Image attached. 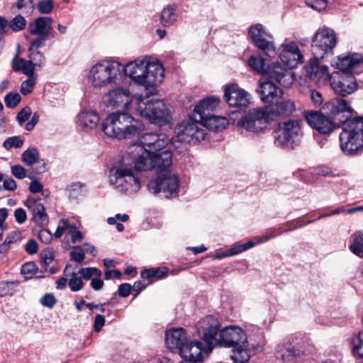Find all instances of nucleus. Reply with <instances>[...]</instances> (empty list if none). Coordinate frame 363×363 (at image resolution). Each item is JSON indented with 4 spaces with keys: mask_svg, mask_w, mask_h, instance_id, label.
Wrapping results in <instances>:
<instances>
[{
    "mask_svg": "<svg viewBox=\"0 0 363 363\" xmlns=\"http://www.w3.org/2000/svg\"><path fill=\"white\" fill-rule=\"evenodd\" d=\"M219 328V321L213 315L206 316L199 322L198 331L206 344V354L216 346L233 347V354L240 350H247L246 334L240 328L226 327L218 333Z\"/></svg>",
    "mask_w": 363,
    "mask_h": 363,
    "instance_id": "obj_1",
    "label": "nucleus"
},
{
    "mask_svg": "<svg viewBox=\"0 0 363 363\" xmlns=\"http://www.w3.org/2000/svg\"><path fill=\"white\" fill-rule=\"evenodd\" d=\"M123 72L135 84L143 86L151 94L164 79V69L162 64L151 62L147 57H138L123 66Z\"/></svg>",
    "mask_w": 363,
    "mask_h": 363,
    "instance_id": "obj_2",
    "label": "nucleus"
},
{
    "mask_svg": "<svg viewBox=\"0 0 363 363\" xmlns=\"http://www.w3.org/2000/svg\"><path fill=\"white\" fill-rule=\"evenodd\" d=\"M166 345L172 352L179 354L183 359L180 363H199L203 361L205 348L202 342L189 340L182 328L166 331Z\"/></svg>",
    "mask_w": 363,
    "mask_h": 363,
    "instance_id": "obj_3",
    "label": "nucleus"
},
{
    "mask_svg": "<svg viewBox=\"0 0 363 363\" xmlns=\"http://www.w3.org/2000/svg\"><path fill=\"white\" fill-rule=\"evenodd\" d=\"M101 125L107 136L120 140L131 138L139 133L137 122L127 111L111 113Z\"/></svg>",
    "mask_w": 363,
    "mask_h": 363,
    "instance_id": "obj_4",
    "label": "nucleus"
},
{
    "mask_svg": "<svg viewBox=\"0 0 363 363\" xmlns=\"http://www.w3.org/2000/svg\"><path fill=\"white\" fill-rule=\"evenodd\" d=\"M123 77V65L117 61L102 60L93 65L88 74L94 87H105L119 84Z\"/></svg>",
    "mask_w": 363,
    "mask_h": 363,
    "instance_id": "obj_5",
    "label": "nucleus"
},
{
    "mask_svg": "<svg viewBox=\"0 0 363 363\" xmlns=\"http://www.w3.org/2000/svg\"><path fill=\"white\" fill-rule=\"evenodd\" d=\"M344 122L340 134V147L345 154L353 155L363 146V117Z\"/></svg>",
    "mask_w": 363,
    "mask_h": 363,
    "instance_id": "obj_6",
    "label": "nucleus"
},
{
    "mask_svg": "<svg viewBox=\"0 0 363 363\" xmlns=\"http://www.w3.org/2000/svg\"><path fill=\"white\" fill-rule=\"evenodd\" d=\"M135 111L152 123L162 125L168 122L169 111L162 100H149L140 96L137 99Z\"/></svg>",
    "mask_w": 363,
    "mask_h": 363,
    "instance_id": "obj_7",
    "label": "nucleus"
},
{
    "mask_svg": "<svg viewBox=\"0 0 363 363\" xmlns=\"http://www.w3.org/2000/svg\"><path fill=\"white\" fill-rule=\"evenodd\" d=\"M109 181L121 192L133 194L140 189L139 177L132 169L124 166L111 169L109 172Z\"/></svg>",
    "mask_w": 363,
    "mask_h": 363,
    "instance_id": "obj_8",
    "label": "nucleus"
},
{
    "mask_svg": "<svg viewBox=\"0 0 363 363\" xmlns=\"http://www.w3.org/2000/svg\"><path fill=\"white\" fill-rule=\"evenodd\" d=\"M147 188L153 194L162 193L165 198L175 197L179 194V177L172 171L157 174L156 178L149 182Z\"/></svg>",
    "mask_w": 363,
    "mask_h": 363,
    "instance_id": "obj_9",
    "label": "nucleus"
},
{
    "mask_svg": "<svg viewBox=\"0 0 363 363\" xmlns=\"http://www.w3.org/2000/svg\"><path fill=\"white\" fill-rule=\"evenodd\" d=\"M271 121L265 107L252 108L238 121L237 125L241 131L245 130L253 133L262 132Z\"/></svg>",
    "mask_w": 363,
    "mask_h": 363,
    "instance_id": "obj_10",
    "label": "nucleus"
},
{
    "mask_svg": "<svg viewBox=\"0 0 363 363\" xmlns=\"http://www.w3.org/2000/svg\"><path fill=\"white\" fill-rule=\"evenodd\" d=\"M198 123L193 119L192 115L188 120L182 121L175 128L177 140L183 143H196L203 140L206 136L204 130L199 128Z\"/></svg>",
    "mask_w": 363,
    "mask_h": 363,
    "instance_id": "obj_11",
    "label": "nucleus"
},
{
    "mask_svg": "<svg viewBox=\"0 0 363 363\" xmlns=\"http://www.w3.org/2000/svg\"><path fill=\"white\" fill-rule=\"evenodd\" d=\"M337 44L335 32L324 27L318 30L312 40V50L315 55L323 58L324 55L332 51Z\"/></svg>",
    "mask_w": 363,
    "mask_h": 363,
    "instance_id": "obj_12",
    "label": "nucleus"
},
{
    "mask_svg": "<svg viewBox=\"0 0 363 363\" xmlns=\"http://www.w3.org/2000/svg\"><path fill=\"white\" fill-rule=\"evenodd\" d=\"M103 102L116 111H127L133 102V96L127 89L117 87L104 96Z\"/></svg>",
    "mask_w": 363,
    "mask_h": 363,
    "instance_id": "obj_13",
    "label": "nucleus"
},
{
    "mask_svg": "<svg viewBox=\"0 0 363 363\" xmlns=\"http://www.w3.org/2000/svg\"><path fill=\"white\" fill-rule=\"evenodd\" d=\"M249 35L255 46L263 51L267 55L271 57L276 55V49L273 42L271 40L272 36L264 28L262 24L257 23L250 26Z\"/></svg>",
    "mask_w": 363,
    "mask_h": 363,
    "instance_id": "obj_14",
    "label": "nucleus"
},
{
    "mask_svg": "<svg viewBox=\"0 0 363 363\" xmlns=\"http://www.w3.org/2000/svg\"><path fill=\"white\" fill-rule=\"evenodd\" d=\"M333 91L340 96H347L354 93L358 88L357 80L352 74L333 72L330 83Z\"/></svg>",
    "mask_w": 363,
    "mask_h": 363,
    "instance_id": "obj_15",
    "label": "nucleus"
},
{
    "mask_svg": "<svg viewBox=\"0 0 363 363\" xmlns=\"http://www.w3.org/2000/svg\"><path fill=\"white\" fill-rule=\"evenodd\" d=\"M323 110L325 113L330 118H335L342 115V119H338L339 123L343 125L344 121H350L354 113V109L350 106L347 101L341 98H334L326 102Z\"/></svg>",
    "mask_w": 363,
    "mask_h": 363,
    "instance_id": "obj_16",
    "label": "nucleus"
},
{
    "mask_svg": "<svg viewBox=\"0 0 363 363\" xmlns=\"http://www.w3.org/2000/svg\"><path fill=\"white\" fill-rule=\"evenodd\" d=\"M305 119L312 128L323 135L330 133L340 127V124L337 125L328 116L319 111L306 112Z\"/></svg>",
    "mask_w": 363,
    "mask_h": 363,
    "instance_id": "obj_17",
    "label": "nucleus"
},
{
    "mask_svg": "<svg viewBox=\"0 0 363 363\" xmlns=\"http://www.w3.org/2000/svg\"><path fill=\"white\" fill-rule=\"evenodd\" d=\"M301 132L299 121L289 120L284 122L275 136V142L281 146L289 147L295 143Z\"/></svg>",
    "mask_w": 363,
    "mask_h": 363,
    "instance_id": "obj_18",
    "label": "nucleus"
},
{
    "mask_svg": "<svg viewBox=\"0 0 363 363\" xmlns=\"http://www.w3.org/2000/svg\"><path fill=\"white\" fill-rule=\"evenodd\" d=\"M128 153L135 160L136 171H148L152 169V152L138 144H132L128 147Z\"/></svg>",
    "mask_w": 363,
    "mask_h": 363,
    "instance_id": "obj_19",
    "label": "nucleus"
},
{
    "mask_svg": "<svg viewBox=\"0 0 363 363\" xmlns=\"http://www.w3.org/2000/svg\"><path fill=\"white\" fill-rule=\"evenodd\" d=\"M224 98L230 106H246L250 103V94L236 84L225 86Z\"/></svg>",
    "mask_w": 363,
    "mask_h": 363,
    "instance_id": "obj_20",
    "label": "nucleus"
},
{
    "mask_svg": "<svg viewBox=\"0 0 363 363\" xmlns=\"http://www.w3.org/2000/svg\"><path fill=\"white\" fill-rule=\"evenodd\" d=\"M363 64V57L360 54L338 57L333 66L338 69L340 73L357 74L361 72Z\"/></svg>",
    "mask_w": 363,
    "mask_h": 363,
    "instance_id": "obj_21",
    "label": "nucleus"
},
{
    "mask_svg": "<svg viewBox=\"0 0 363 363\" xmlns=\"http://www.w3.org/2000/svg\"><path fill=\"white\" fill-rule=\"evenodd\" d=\"M265 74L284 86H289L294 82V74L280 63H274L269 66Z\"/></svg>",
    "mask_w": 363,
    "mask_h": 363,
    "instance_id": "obj_22",
    "label": "nucleus"
},
{
    "mask_svg": "<svg viewBox=\"0 0 363 363\" xmlns=\"http://www.w3.org/2000/svg\"><path fill=\"white\" fill-rule=\"evenodd\" d=\"M220 99L211 96L201 100L194 108L192 118L196 121H200L213 114V111L218 106Z\"/></svg>",
    "mask_w": 363,
    "mask_h": 363,
    "instance_id": "obj_23",
    "label": "nucleus"
},
{
    "mask_svg": "<svg viewBox=\"0 0 363 363\" xmlns=\"http://www.w3.org/2000/svg\"><path fill=\"white\" fill-rule=\"evenodd\" d=\"M256 91L260 96L262 101L264 103H273L283 95L281 89L268 81L260 80Z\"/></svg>",
    "mask_w": 363,
    "mask_h": 363,
    "instance_id": "obj_24",
    "label": "nucleus"
},
{
    "mask_svg": "<svg viewBox=\"0 0 363 363\" xmlns=\"http://www.w3.org/2000/svg\"><path fill=\"white\" fill-rule=\"evenodd\" d=\"M169 140L162 135H157L155 133L145 134L139 142L134 144H138L144 147L145 149L150 150V152L160 151L166 148L168 145Z\"/></svg>",
    "mask_w": 363,
    "mask_h": 363,
    "instance_id": "obj_25",
    "label": "nucleus"
},
{
    "mask_svg": "<svg viewBox=\"0 0 363 363\" xmlns=\"http://www.w3.org/2000/svg\"><path fill=\"white\" fill-rule=\"evenodd\" d=\"M152 169L157 174L166 171H170L169 168L172 164V154L169 149L164 148L160 151L152 152Z\"/></svg>",
    "mask_w": 363,
    "mask_h": 363,
    "instance_id": "obj_26",
    "label": "nucleus"
},
{
    "mask_svg": "<svg viewBox=\"0 0 363 363\" xmlns=\"http://www.w3.org/2000/svg\"><path fill=\"white\" fill-rule=\"evenodd\" d=\"M271 121L277 116H287L294 113L296 110L294 102L290 99L277 101L275 104L265 106Z\"/></svg>",
    "mask_w": 363,
    "mask_h": 363,
    "instance_id": "obj_27",
    "label": "nucleus"
},
{
    "mask_svg": "<svg viewBox=\"0 0 363 363\" xmlns=\"http://www.w3.org/2000/svg\"><path fill=\"white\" fill-rule=\"evenodd\" d=\"M52 20L50 17H38L28 24L30 33L50 37L52 29Z\"/></svg>",
    "mask_w": 363,
    "mask_h": 363,
    "instance_id": "obj_28",
    "label": "nucleus"
},
{
    "mask_svg": "<svg viewBox=\"0 0 363 363\" xmlns=\"http://www.w3.org/2000/svg\"><path fill=\"white\" fill-rule=\"evenodd\" d=\"M318 57L319 56H316L309 61L308 65L306 66L308 75L311 79L318 77L325 80H330L331 82L333 74H330L327 65H319Z\"/></svg>",
    "mask_w": 363,
    "mask_h": 363,
    "instance_id": "obj_29",
    "label": "nucleus"
},
{
    "mask_svg": "<svg viewBox=\"0 0 363 363\" xmlns=\"http://www.w3.org/2000/svg\"><path fill=\"white\" fill-rule=\"evenodd\" d=\"M27 206L32 213L33 220L38 225L44 226L48 225L49 218L48 214L45 213L44 206L41 203L38 201L30 200L28 201Z\"/></svg>",
    "mask_w": 363,
    "mask_h": 363,
    "instance_id": "obj_30",
    "label": "nucleus"
},
{
    "mask_svg": "<svg viewBox=\"0 0 363 363\" xmlns=\"http://www.w3.org/2000/svg\"><path fill=\"white\" fill-rule=\"evenodd\" d=\"M282 47L283 50L281 56H284L286 58L289 55H293V60H288V61H289V67L294 68L298 65L303 62V56L295 43L291 42L287 44H284L282 45Z\"/></svg>",
    "mask_w": 363,
    "mask_h": 363,
    "instance_id": "obj_31",
    "label": "nucleus"
},
{
    "mask_svg": "<svg viewBox=\"0 0 363 363\" xmlns=\"http://www.w3.org/2000/svg\"><path fill=\"white\" fill-rule=\"evenodd\" d=\"M299 355L297 350L289 341L280 342L276 347L275 357L277 359L287 362Z\"/></svg>",
    "mask_w": 363,
    "mask_h": 363,
    "instance_id": "obj_32",
    "label": "nucleus"
},
{
    "mask_svg": "<svg viewBox=\"0 0 363 363\" xmlns=\"http://www.w3.org/2000/svg\"><path fill=\"white\" fill-rule=\"evenodd\" d=\"M11 67L16 72H22L27 77H33L35 74V67L29 60L18 57V51H17L11 61Z\"/></svg>",
    "mask_w": 363,
    "mask_h": 363,
    "instance_id": "obj_33",
    "label": "nucleus"
},
{
    "mask_svg": "<svg viewBox=\"0 0 363 363\" xmlns=\"http://www.w3.org/2000/svg\"><path fill=\"white\" fill-rule=\"evenodd\" d=\"M278 235L279 234L271 233L262 237H257L255 238V240H250L244 244L235 245L230 249L233 255H235L253 247L255 245L267 242L269 240L277 237Z\"/></svg>",
    "mask_w": 363,
    "mask_h": 363,
    "instance_id": "obj_34",
    "label": "nucleus"
},
{
    "mask_svg": "<svg viewBox=\"0 0 363 363\" xmlns=\"http://www.w3.org/2000/svg\"><path fill=\"white\" fill-rule=\"evenodd\" d=\"M78 124L86 129L95 128L99 123V115L92 111H82L78 115Z\"/></svg>",
    "mask_w": 363,
    "mask_h": 363,
    "instance_id": "obj_35",
    "label": "nucleus"
},
{
    "mask_svg": "<svg viewBox=\"0 0 363 363\" xmlns=\"http://www.w3.org/2000/svg\"><path fill=\"white\" fill-rule=\"evenodd\" d=\"M199 123L209 130L218 131L225 129L228 125V120L225 117L216 116L214 113L208 116Z\"/></svg>",
    "mask_w": 363,
    "mask_h": 363,
    "instance_id": "obj_36",
    "label": "nucleus"
},
{
    "mask_svg": "<svg viewBox=\"0 0 363 363\" xmlns=\"http://www.w3.org/2000/svg\"><path fill=\"white\" fill-rule=\"evenodd\" d=\"M178 15L172 6H165L160 13V22L164 27H169L177 21Z\"/></svg>",
    "mask_w": 363,
    "mask_h": 363,
    "instance_id": "obj_37",
    "label": "nucleus"
},
{
    "mask_svg": "<svg viewBox=\"0 0 363 363\" xmlns=\"http://www.w3.org/2000/svg\"><path fill=\"white\" fill-rule=\"evenodd\" d=\"M352 353L358 362L363 361V330L352 340Z\"/></svg>",
    "mask_w": 363,
    "mask_h": 363,
    "instance_id": "obj_38",
    "label": "nucleus"
},
{
    "mask_svg": "<svg viewBox=\"0 0 363 363\" xmlns=\"http://www.w3.org/2000/svg\"><path fill=\"white\" fill-rule=\"evenodd\" d=\"M350 250L357 256L363 257V233L357 232L352 236Z\"/></svg>",
    "mask_w": 363,
    "mask_h": 363,
    "instance_id": "obj_39",
    "label": "nucleus"
},
{
    "mask_svg": "<svg viewBox=\"0 0 363 363\" xmlns=\"http://www.w3.org/2000/svg\"><path fill=\"white\" fill-rule=\"evenodd\" d=\"M167 272L168 269L167 267L151 268L143 270L140 275L143 279H150L154 277L160 279L165 277Z\"/></svg>",
    "mask_w": 363,
    "mask_h": 363,
    "instance_id": "obj_40",
    "label": "nucleus"
},
{
    "mask_svg": "<svg viewBox=\"0 0 363 363\" xmlns=\"http://www.w3.org/2000/svg\"><path fill=\"white\" fill-rule=\"evenodd\" d=\"M248 64L252 69L261 74H266L269 67L266 65L262 57L251 56L248 60Z\"/></svg>",
    "mask_w": 363,
    "mask_h": 363,
    "instance_id": "obj_41",
    "label": "nucleus"
},
{
    "mask_svg": "<svg viewBox=\"0 0 363 363\" xmlns=\"http://www.w3.org/2000/svg\"><path fill=\"white\" fill-rule=\"evenodd\" d=\"M22 161L28 166H31L38 162L39 153L36 148H30L25 150L21 156Z\"/></svg>",
    "mask_w": 363,
    "mask_h": 363,
    "instance_id": "obj_42",
    "label": "nucleus"
},
{
    "mask_svg": "<svg viewBox=\"0 0 363 363\" xmlns=\"http://www.w3.org/2000/svg\"><path fill=\"white\" fill-rule=\"evenodd\" d=\"M78 272L81 275V278L86 280H89L91 277H101L102 274L101 271L96 267L81 268Z\"/></svg>",
    "mask_w": 363,
    "mask_h": 363,
    "instance_id": "obj_43",
    "label": "nucleus"
},
{
    "mask_svg": "<svg viewBox=\"0 0 363 363\" xmlns=\"http://www.w3.org/2000/svg\"><path fill=\"white\" fill-rule=\"evenodd\" d=\"M29 60L35 68L41 67L45 61V57L39 50H28Z\"/></svg>",
    "mask_w": 363,
    "mask_h": 363,
    "instance_id": "obj_44",
    "label": "nucleus"
},
{
    "mask_svg": "<svg viewBox=\"0 0 363 363\" xmlns=\"http://www.w3.org/2000/svg\"><path fill=\"white\" fill-rule=\"evenodd\" d=\"M26 26V20L21 15L16 16L9 23V27L13 31L18 32L25 28Z\"/></svg>",
    "mask_w": 363,
    "mask_h": 363,
    "instance_id": "obj_45",
    "label": "nucleus"
},
{
    "mask_svg": "<svg viewBox=\"0 0 363 363\" xmlns=\"http://www.w3.org/2000/svg\"><path fill=\"white\" fill-rule=\"evenodd\" d=\"M28 78L21 83L20 91L26 96L31 93L33 90V87L36 83V77H28Z\"/></svg>",
    "mask_w": 363,
    "mask_h": 363,
    "instance_id": "obj_46",
    "label": "nucleus"
},
{
    "mask_svg": "<svg viewBox=\"0 0 363 363\" xmlns=\"http://www.w3.org/2000/svg\"><path fill=\"white\" fill-rule=\"evenodd\" d=\"M234 363H249L250 354L247 350H240L231 355Z\"/></svg>",
    "mask_w": 363,
    "mask_h": 363,
    "instance_id": "obj_47",
    "label": "nucleus"
},
{
    "mask_svg": "<svg viewBox=\"0 0 363 363\" xmlns=\"http://www.w3.org/2000/svg\"><path fill=\"white\" fill-rule=\"evenodd\" d=\"M21 97L18 93L9 92L5 98L4 101L7 107L10 108H15L20 103Z\"/></svg>",
    "mask_w": 363,
    "mask_h": 363,
    "instance_id": "obj_48",
    "label": "nucleus"
},
{
    "mask_svg": "<svg viewBox=\"0 0 363 363\" xmlns=\"http://www.w3.org/2000/svg\"><path fill=\"white\" fill-rule=\"evenodd\" d=\"M23 144V140L21 138L20 136H13L8 138L4 142L3 145L6 150H10L13 147L20 148L22 147Z\"/></svg>",
    "mask_w": 363,
    "mask_h": 363,
    "instance_id": "obj_49",
    "label": "nucleus"
},
{
    "mask_svg": "<svg viewBox=\"0 0 363 363\" xmlns=\"http://www.w3.org/2000/svg\"><path fill=\"white\" fill-rule=\"evenodd\" d=\"M71 225H72L69 223L68 219H60L59 220L57 228L54 233L55 238H61L66 230L69 231Z\"/></svg>",
    "mask_w": 363,
    "mask_h": 363,
    "instance_id": "obj_50",
    "label": "nucleus"
},
{
    "mask_svg": "<svg viewBox=\"0 0 363 363\" xmlns=\"http://www.w3.org/2000/svg\"><path fill=\"white\" fill-rule=\"evenodd\" d=\"M38 9L40 13L48 14L53 9L52 0H43L38 2Z\"/></svg>",
    "mask_w": 363,
    "mask_h": 363,
    "instance_id": "obj_51",
    "label": "nucleus"
},
{
    "mask_svg": "<svg viewBox=\"0 0 363 363\" xmlns=\"http://www.w3.org/2000/svg\"><path fill=\"white\" fill-rule=\"evenodd\" d=\"M31 108L28 106L23 108L16 116V121L20 125L28 120L31 116Z\"/></svg>",
    "mask_w": 363,
    "mask_h": 363,
    "instance_id": "obj_52",
    "label": "nucleus"
},
{
    "mask_svg": "<svg viewBox=\"0 0 363 363\" xmlns=\"http://www.w3.org/2000/svg\"><path fill=\"white\" fill-rule=\"evenodd\" d=\"M68 286L72 291L77 292L83 288L84 284L81 277L73 276L69 280Z\"/></svg>",
    "mask_w": 363,
    "mask_h": 363,
    "instance_id": "obj_53",
    "label": "nucleus"
},
{
    "mask_svg": "<svg viewBox=\"0 0 363 363\" xmlns=\"http://www.w3.org/2000/svg\"><path fill=\"white\" fill-rule=\"evenodd\" d=\"M40 303L43 306L52 308L57 303V299L52 294H46L40 299Z\"/></svg>",
    "mask_w": 363,
    "mask_h": 363,
    "instance_id": "obj_54",
    "label": "nucleus"
},
{
    "mask_svg": "<svg viewBox=\"0 0 363 363\" xmlns=\"http://www.w3.org/2000/svg\"><path fill=\"white\" fill-rule=\"evenodd\" d=\"M306 4L311 8L321 11L326 9L328 0H308Z\"/></svg>",
    "mask_w": 363,
    "mask_h": 363,
    "instance_id": "obj_55",
    "label": "nucleus"
},
{
    "mask_svg": "<svg viewBox=\"0 0 363 363\" xmlns=\"http://www.w3.org/2000/svg\"><path fill=\"white\" fill-rule=\"evenodd\" d=\"M37 268L33 262H27L22 265L21 272L22 274L31 277L35 274Z\"/></svg>",
    "mask_w": 363,
    "mask_h": 363,
    "instance_id": "obj_56",
    "label": "nucleus"
},
{
    "mask_svg": "<svg viewBox=\"0 0 363 363\" xmlns=\"http://www.w3.org/2000/svg\"><path fill=\"white\" fill-rule=\"evenodd\" d=\"M39 36L35 40H32L30 43V46L28 48V50H38V48H40L43 43L50 38V36L38 35Z\"/></svg>",
    "mask_w": 363,
    "mask_h": 363,
    "instance_id": "obj_57",
    "label": "nucleus"
},
{
    "mask_svg": "<svg viewBox=\"0 0 363 363\" xmlns=\"http://www.w3.org/2000/svg\"><path fill=\"white\" fill-rule=\"evenodd\" d=\"M70 257L76 262L81 263L85 257V251L79 247H75V250L70 252Z\"/></svg>",
    "mask_w": 363,
    "mask_h": 363,
    "instance_id": "obj_58",
    "label": "nucleus"
},
{
    "mask_svg": "<svg viewBox=\"0 0 363 363\" xmlns=\"http://www.w3.org/2000/svg\"><path fill=\"white\" fill-rule=\"evenodd\" d=\"M68 233L71 236V240L72 242H77L83 239L82 233L74 225H72L71 227H69Z\"/></svg>",
    "mask_w": 363,
    "mask_h": 363,
    "instance_id": "obj_59",
    "label": "nucleus"
},
{
    "mask_svg": "<svg viewBox=\"0 0 363 363\" xmlns=\"http://www.w3.org/2000/svg\"><path fill=\"white\" fill-rule=\"evenodd\" d=\"M11 171L12 174L18 179H23L26 177V169L20 164L12 166L11 167Z\"/></svg>",
    "mask_w": 363,
    "mask_h": 363,
    "instance_id": "obj_60",
    "label": "nucleus"
},
{
    "mask_svg": "<svg viewBox=\"0 0 363 363\" xmlns=\"http://www.w3.org/2000/svg\"><path fill=\"white\" fill-rule=\"evenodd\" d=\"M53 237H55L54 234L45 228L41 229L38 233V238L45 244L50 243L52 240Z\"/></svg>",
    "mask_w": 363,
    "mask_h": 363,
    "instance_id": "obj_61",
    "label": "nucleus"
},
{
    "mask_svg": "<svg viewBox=\"0 0 363 363\" xmlns=\"http://www.w3.org/2000/svg\"><path fill=\"white\" fill-rule=\"evenodd\" d=\"M55 258V253L50 248L45 250L42 252V262L45 267H48Z\"/></svg>",
    "mask_w": 363,
    "mask_h": 363,
    "instance_id": "obj_62",
    "label": "nucleus"
},
{
    "mask_svg": "<svg viewBox=\"0 0 363 363\" xmlns=\"http://www.w3.org/2000/svg\"><path fill=\"white\" fill-rule=\"evenodd\" d=\"M14 217L18 224H23L27 219L26 212L23 208H18L14 211Z\"/></svg>",
    "mask_w": 363,
    "mask_h": 363,
    "instance_id": "obj_63",
    "label": "nucleus"
},
{
    "mask_svg": "<svg viewBox=\"0 0 363 363\" xmlns=\"http://www.w3.org/2000/svg\"><path fill=\"white\" fill-rule=\"evenodd\" d=\"M38 246L35 240H29L25 245V250L29 255H34L38 252Z\"/></svg>",
    "mask_w": 363,
    "mask_h": 363,
    "instance_id": "obj_64",
    "label": "nucleus"
}]
</instances>
